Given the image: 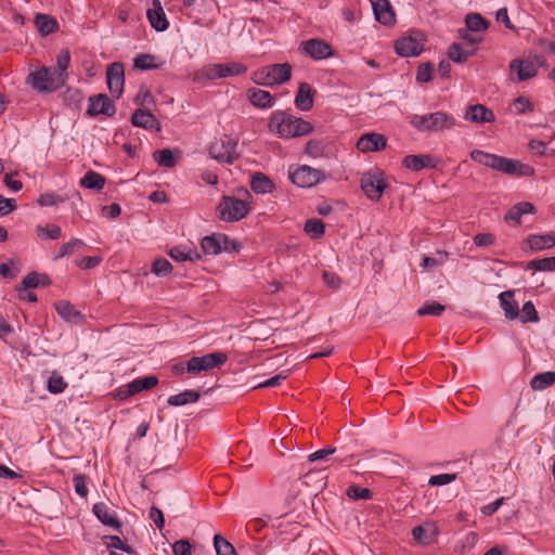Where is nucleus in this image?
Listing matches in <instances>:
<instances>
[{
	"label": "nucleus",
	"instance_id": "f257e3e1",
	"mask_svg": "<svg viewBox=\"0 0 555 555\" xmlns=\"http://www.w3.org/2000/svg\"><path fill=\"white\" fill-rule=\"evenodd\" d=\"M469 156L474 162L508 176L531 177L534 175L532 166L517 159L507 158L477 149L473 150Z\"/></svg>",
	"mask_w": 555,
	"mask_h": 555
},
{
	"label": "nucleus",
	"instance_id": "f03ea898",
	"mask_svg": "<svg viewBox=\"0 0 555 555\" xmlns=\"http://www.w3.org/2000/svg\"><path fill=\"white\" fill-rule=\"evenodd\" d=\"M268 128L270 132L283 139L302 137L313 130L309 121L284 111H275L271 114Z\"/></svg>",
	"mask_w": 555,
	"mask_h": 555
},
{
	"label": "nucleus",
	"instance_id": "7ed1b4c3",
	"mask_svg": "<svg viewBox=\"0 0 555 555\" xmlns=\"http://www.w3.org/2000/svg\"><path fill=\"white\" fill-rule=\"evenodd\" d=\"M242 197L223 195L217 206V214L224 222H236L244 219L250 212L251 195L247 190H242Z\"/></svg>",
	"mask_w": 555,
	"mask_h": 555
},
{
	"label": "nucleus",
	"instance_id": "20e7f679",
	"mask_svg": "<svg viewBox=\"0 0 555 555\" xmlns=\"http://www.w3.org/2000/svg\"><path fill=\"white\" fill-rule=\"evenodd\" d=\"M409 122L420 132H440L454 128L456 119L446 112L438 111L423 115H411Z\"/></svg>",
	"mask_w": 555,
	"mask_h": 555
},
{
	"label": "nucleus",
	"instance_id": "39448f33",
	"mask_svg": "<svg viewBox=\"0 0 555 555\" xmlns=\"http://www.w3.org/2000/svg\"><path fill=\"white\" fill-rule=\"evenodd\" d=\"M292 66L288 63L263 66L253 73V81L260 86L281 85L291 79Z\"/></svg>",
	"mask_w": 555,
	"mask_h": 555
},
{
	"label": "nucleus",
	"instance_id": "423d86ee",
	"mask_svg": "<svg viewBox=\"0 0 555 555\" xmlns=\"http://www.w3.org/2000/svg\"><path fill=\"white\" fill-rule=\"evenodd\" d=\"M27 83L39 92H52L62 88L63 75L52 67H42L27 77Z\"/></svg>",
	"mask_w": 555,
	"mask_h": 555
},
{
	"label": "nucleus",
	"instance_id": "0eeeda50",
	"mask_svg": "<svg viewBox=\"0 0 555 555\" xmlns=\"http://www.w3.org/2000/svg\"><path fill=\"white\" fill-rule=\"evenodd\" d=\"M288 177L291 181L299 188H312L326 179V175L323 170L308 165H301L295 169L291 167Z\"/></svg>",
	"mask_w": 555,
	"mask_h": 555
},
{
	"label": "nucleus",
	"instance_id": "6e6552de",
	"mask_svg": "<svg viewBox=\"0 0 555 555\" xmlns=\"http://www.w3.org/2000/svg\"><path fill=\"white\" fill-rule=\"evenodd\" d=\"M237 141L231 137L224 135L220 140L212 142L209 146V155L218 163L233 164L238 158Z\"/></svg>",
	"mask_w": 555,
	"mask_h": 555
},
{
	"label": "nucleus",
	"instance_id": "1a4fd4ad",
	"mask_svg": "<svg viewBox=\"0 0 555 555\" xmlns=\"http://www.w3.org/2000/svg\"><path fill=\"white\" fill-rule=\"evenodd\" d=\"M424 42V35L421 31L415 30L396 40L393 47L398 55L410 57L417 56L423 52Z\"/></svg>",
	"mask_w": 555,
	"mask_h": 555
},
{
	"label": "nucleus",
	"instance_id": "9d476101",
	"mask_svg": "<svg viewBox=\"0 0 555 555\" xmlns=\"http://www.w3.org/2000/svg\"><path fill=\"white\" fill-rule=\"evenodd\" d=\"M360 185L361 190L371 201L378 202L385 189L388 186V183L386 182L383 172L367 171L362 175Z\"/></svg>",
	"mask_w": 555,
	"mask_h": 555
},
{
	"label": "nucleus",
	"instance_id": "9b49d317",
	"mask_svg": "<svg viewBox=\"0 0 555 555\" xmlns=\"http://www.w3.org/2000/svg\"><path fill=\"white\" fill-rule=\"evenodd\" d=\"M228 360L224 352H212L202 357H192L186 362V371L192 374H199L203 371H209L220 367Z\"/></svg>",
	"mask_w": 555,
	"mask_h": 555
},
{
	"label": "nucleus",
	"instance_id": "f8f14e48",
	"mask_svg": "<svg viewBox=\"0 0 555 555\" xmlns=\"http://www.w3.org/2000/svg\"><path fill=\"white\" fill-rule=\"evenodd\" d=\"M247 67L237 62L232 63H219V64H210L204 67L201 72V75L206 79L212 80L218 78H225L230 76H240L246 73Z\"/></svg>",
	"mask_w": 555,
	"mask_h": 555
},
{
	"label": "nucleus",
	"instance_id": "ddd939ff",
	"mask_svg": "<svg viewBox=\"0 0 555 555\" xmlns=\"http://www.w3.org/2000/svg\"><path fill=\"white\" fill-rule=\"evenodd\" d=\"M539 65H543V59L541 56H535V62L515 59L509 63V70L512 75H516L515 79L517 81H525L537 76Z\"/></svg>",
	"mask_w": 555,
	"mask_h": 555
},
{
	"label": "nucleus",
	"instance_id": "4468645a",
	"mask_svg": "<svg viewBox=\"0 0 555 555\" xmlns=\"http://www.w3.org/2000/svg\"><path fill=\"white\" fill-rule=\"evenodd\" d=\"M106 82L113 96L119 98L122 94L125 73L121 63L115 62L107 67Z\"/></svg>",
	"mask_w": 555,
	"mask_h": 555
},
{
	"label": "nucleus",
	"instance_id": "2eb2a0df",
	"mask_svg": "<svg viewBox=\"0 0 555 555\" xmlns=\"http://www.w3.org/2000/svg\"><path fill=\"white\" fill-rule=\"evenodd\" d=\"M304 52L313 60H324L333 55L332 47L321 39H309L301 43Z\"/></svg>",
	"mask_w": 555,
	"mask_h": 555
},
{
	"label": "nucleus",
	"instance_id": "dca6fc26",
	"mask_svg": "<svg viewBox=\"0 0 555 555\" xmlns=\"http://www.w3.org/2000/svg\"><path fill=\"white\" fill-rule=\"evenodd\" d=\"M146 17L151 27L156 31H165L169 27V21L160 0H152V4L146 11Z\"/></svg>",
	"mask_w": 555,
	"mask_h": 555
},
{
	"label": "nucleus",
	"instance_id": "f3484780",
	"mask_svg": "<svg viewBox=\"0 0 555 555\" xmlns=\"http://www.w3.org/2000/svg\"><path fill=\"white\" fill-rule=\"evenodd\" d=\"M370 2L377 22L385 26L396 24V13L389 0H370Z\"/></svg>",
	"mask_w": 555,
	"mask_h": 555
},
{
	"label": "nucleus",
	"instance_id": "a211bd4d",
	"mask_svg": "<svg viewBox=\"0 0 555 555\" xmlns=\"http://www.w3.org/2000/svg\"><path fill=\"white\" fill-rule=\"evenodd\" d=\"M386 145V137L376 132L365 133L357 142V149L362 153L378 152L384 150Z\"/></svg>",
	"mask_w": 555,
	"mask_h": 555
},
{
	"label": "nucleus",
	"instance_id": "6ab92c4d",
	"mask_svg": "<svg viewBox=\"0 0 555 555\" xmlns=\"http://www.w3.org/2000/svg\"><path fill=\"white\" fill-rule=\"evenodd\" d=\"M115 113V105L106 94L90 96L88 107L89 115L96 116L103 114L106 116H113Z\"/></svg>",
	"mask_w": 555,
	"mask_h": 555
},
{
	"label": "nucleus",
	"instance_id": "aec40b11",
	"mask_svg": "<svg viewBox=\"0 0 555 555\" xmlns=\"http://www.w3.org/2000/svg\"><path fill=\"white\" fill-rule=\"evenodd\" d=\"M464 118L473 124H487L495 120L494 113L482 104L467 106Z\"/></svg>",
	"mask_w": 555,
	"mask_h": 555
},
{
	"label": "nucleus",
	"instance_id": "412c9836",
	"mask_svg": "<svg viewBox=\"0 0 555 555\" xmlns=\"http://www.w3.org/2000/svg\"><path fill=\"white\" fill-rule=\"evenodd\" d=\"M131 122L133 126L139 128L160 131L159 121L150 111L142 108L135 109L132 114Z\"/></svg>",
	"mask_w": 555,
	"mask_h": 555
},
{
	"label": "nucleus",
	"instance_id": "4be33fe9",
	"mask_svg": "<svg viewBox=\"0 0 555 555\" xmlns=\"http://www.w3.org/2000/svg\"><path fill=\"white\" fill-rule=\"evenodd\" d=\"M402 164L412 171H421L437 166L436 159L428 154L408 155L403 158Z\"/></svg>",
	"mask_w": 555,
	"mask_h": 555
},
{
	"label": "nucleus",
	"instance_id": "5701e85b",
	"mask_svg": "<svg viewBox=\"0 0 555 555\" xmlns=\"http://www.w3.org/2000/svg\"><path fill=\"white\" fill-rule=\"evenodd\" d=\"M314 90L308 82H301L295 96V105L300 111L307 112L313 106Z\"/></svg>",
	"mask_w": 555,
	"mask_h": 555
},
{
	"label": "nucleus",
	"instance_id": "b1692460",
	"mask_svg": "<svg viewBox=\"0 0 555 555\" xmlns=\"http://www.w3.org/2000/svg\"><path fill=\"white\" fill-rule=\"evenodd\" d=\"M500 306L504 311V315L508 320H515L519 315V307L514 299L513 291H505L499 295Z\"/></svg>",
	"mask_w": 555,
	"mask_h": 555
},
{
	"label": "nucleus",
	"instance_id": "393cba45",
	"mask_svg": "<svg viewBox=\"0 0 555 555\" xmlns=\"http://www.w3.org/2000/svg\"><path fill=\"white\" fill-rule=\"evenodd\" d=\"M535 208L529 202H520L514 205L505 215L504 219L506 222H512L514 225L521 223V217L527 214H534Z\"/></svg>",
	"mask_w": 555,
	"mask_h": 555
},
{
	"label": "nucleus",
	"instance_id": "a878e982",
	"mask_svg": "<svg viewBox=\"0 0 555 555\" xmlns=\"http://www.w3.org/2000/svg\"><path fill=\"white\" fill-rule=\"evenodd\" d=\"M169 256L175 261H197L201 259V254L195 247L190 245H179L170 249Z\"/></svg>",
	"mask_w": 555,
	"mask_h": 555
},
{
	"label": "nucleus",
	"instance_id": "bb28decb",
	"mask_svg": "<svg viewBox=\"0 0 555 555\" xmlns=\"http://www.w3.org/2000/svg\"><path fill=\"white\" fill-rule=\"evenodd\" d=\"M93 513L98 519L105 526H109L118 529L120 524L116 517V514L104 503H98L93 505Z\"/></svg>",
	"mask_w": 555,
	"mask_h": 555
},
{
	"label": "nucleus",
	"instance_id": "cd10ccee",
	"mask_svg": "<svg viewBox=\"0 0 555 555\" xmlns=\"http://www.w3.org/2000/svg\"><path fill=\"white\" fill-rule=\"evenodd\" d=\"M250 103L259 108H270L274 104V99L269 91L251 88L247 92Z\"/></svg>",
	"mask_w": 555,
	"mask_h": 555
},
{
	"label": "nucleus",
	"instance_id": "c85d7f7f",
	"mask_svg": "<svg viewBox=\"0 0 555 555\" xmlns=\"http://www.w3.org/2000/svg\"><path fill=\"white\" fill-rule=\"evenodd\" d=\"M180 156V151H172L169 149L157 150L153 153L154 160L158 164V166L164 168L175 167Z\"/></svg>",
	"mask_w": 555,
	"mask_h": 555
},
{
	"label": "nucleus",
	"instance_id": "c756f323",
	"mask_svg": "<svg viewBox=\"0 0 555 555\" xmlns=\"http://www.w3.org/2000/svg\"><path fill=\"white\" fill-rule=\"evenodd\" d=\"M531 250L539 251L555 246V234H531L527 238Z\"/></svg>",
	"mask_w": 555,
	"mask_h": 555
},
{
	"label": "nucleus",
	"instance_id": "7c9ffc66",
	"mask_svg": "<svg viewBox=\"0 0 555 555\" xmlns=\"http://www.w3.org/2000/svg\"><path fill=\"white\" fill-rule=\"evenodd\" d=\"M35 25L42 37L49 36L59 29L57 21L48 15L38 13L35 16Z\"/></svg>",
	"mask_w": 555,
	"mask_h": 555
},
{
	"label": "nucleus",
	"instance_id": "2f4dec72",
	"mask_svg": "<svg viewBox=\"0 0 555 555\" xmlns=\"http://www.w3.org/2000/svg\"><path fill=\"white\" fill-rule=\"evenodd\" d=\"M105 182L106 179L101 173L89 170L80 179L79 184L88 190L101 191L104 188Z\"/></svg>",
	"mask_w": 555,
	"mask_h": 555
},
{
	"label": "nucleus",
	"instance_id": "473e14b6",
	"mask_svg": "<svg viewBox=\"0 0 555 555\" xmlns=\"http://www.w3.org/2000/svg\"><path fill=\"white\" fill-rule=\"evenodd\" d=\"M250 188L257 194H267L274 190V184L266 175L257 172L251 177Z\"/></svg>",
	"mask_w": 555,
	"mask_h": 555
},
{
	"label": "nucleus",
	"instance_id": "72a5a7b5",
	"mask_svg": "<svg viewBox=\"0 0 555 555\" xmlns=\"http://www.w3.org/2000/svg\"><path fill=\"white\" fill-rule=\"evenodd\" d=\"M55 309L60 317L66 322L79 323L80 320L82 319L80 312L77 311L68 301L56 302Z\"/></svg>",
	"mask_w": 555,
	"mask_h": 555
},
{
	"label": "nucleus",
	"instance_id": "f704fd0d",
	"mask_svg": "<svg viewBox=\"0 0 555 555\" xmlns=\"http://www.w3.org/2000/svg\"><path fill=\"white\" fill-rule=\"evenodd\" d=\"M199 392L196 390H184L178 395L170 396L167 403L171 406H181L188 403H195L199 400Z\"/></svg>",
	"mask_w": 555,
	"mask_h": 555
},
{
	"label": "nucleus",
	"instance_id": "c9c22d12",
	"mask_svg": "<svg viewBox=\"0 0 555 555\" xmlns=\"http://www.w3.org/2000/svg\"><path fill=\"white\" fill-rule=\"evenodd\" d=\"M158 383V379L156 376H145L141 378H135L132 382L128 384V392L129 393H138L143 390H149L155 387Z\"/></svg>",
	"mask_w": 555,
	"mask_h": 555
},
{
	"label": "nucleus",
	"instance_id": "e433bc0d",
	"mask_svg": "<svg viewBox=\"0 0 555 555\" xmlns=\"http://www.w3.org/2000/svg\"><path fill=\"white\" fill-rule=\"evenodd\" d=\"M221 234H212L203 237L201 247L206 255H218L221 253Z\"/></svg>",
	"mask_w": 555,
	"mask_h": 555
},
{
	"label": "nucleus",
	"instance_id": "4c0bfd02",
	"mask_svg": "<svg viewBox=\"0 0 555 555\" xmlns=\"http://www.w3.org/2000/svg\"><path fill=\"white\" fill-rule=\"evenodd\" d=\"M50 280L46 274H38L31 272L27 274L23 281L22 286L17 288L18 292H26L28 288L37 287L39 285H49Z\"/></svg>",
	"mask_w": 555,
	"mask_h": 555
},
{
	"label": "nucleus",
	"instance_id": "58836bf2",
	"mask_svg": "<svg viewBox=\"0 0 555 555\" xmlns=\"http://www.w3.org/2000/svg\"><path fill=\"white\" fill-rule=\"evenodd\" d=\"M555 382V372H544L534 375L530 380L533 390H544Z\"/></svg>",
	"mask_w": 555,
	"mask_h": 555
},
{
	"label": "nucleus",
	"instance_id": "ea45409f",
	"mask_svg": "<svg viewBox=\"0 0 555 555\" xmlns=\"http://www.w3.org/2000/svg\"><path fill=\"white\" fill-rule=\"evenodd\" d=\"M67 388V383L57 372H52L47 382V389L50 393H62Z\"/></svg>",
	"mask_w": 555,
	"mask_h": 555
},
{
	"label": "nucleus",
	"instance_id": "a19ab883",
	"mask_svg": "<svg viewBox=\"0 0 555 555\" xmlns=\"http://www.w3.org/2000/svg\"><path fill=\"white\" fill-rule=\"evenodd\" d=\"M306 153L313 158H322L328 155L326 145L321 140H310L306 145Z\"/></svg>",
	"mask_w": 555,
	"mask_h": 555
},
{
	"label": "nucleus",
	"instance_id": "79ce46f5",
	"mask_svg": "<svg viewBox=\"0 0 555 555\" xmlns=\"http://www.w3.org/2000/svg\"><path fill=\"white\" fill-rule=\"evenodd\" d=\"M65 201V196L55 192H48L39 195L37 204L41 207H53L64 203Z\"/></svg>",
	"mask_w": 555,
	"mask_h": 555
},
{
	"label": "nucleus",
	"instance_id": "37998d69",
	"mask_svg": "<svg viewBox=\"0 0 555 555\" xmlns=\"http://www.w3.org/2000/svg\"><path fill=\"white\" fill-rule=\"evenodd\" d=\"M214 547L217 555H236L234 546L221 534H216L214 537Z\"/></svg>",
	"mask_w": 555,
	"mask_h": 555
},
{
	"label": "nucleus",
	"instance_id": "c03bdc74",
	"mask_svg": "<svg viewBox=\"0 0 555 555\" xmlns=\"http://www.w3.org/2000/svg\"><path fill=\"white\" fill-rule=\"evenodd\" d=\"M527 269L535 271H555V257L531 260L528 262Z\"/></svg>",
	"mask_w": 555,
	"mask_h": 555
},
{
	"label": "nucleus",
	"instance_id": "a18cd8bd",
	"mask_svg": "<svg viewBox=\"0 0 555 555\" xmlns=\"http://www.w3.org/2000/svg\"><path fill=\"white\" fill-rule=\"evenodd\" d=\"M36 233L40 238L57 240L62 236V230L56 224L37 225Z\"/></svg>",
	"mask_w": 555,
	"mask_h": 555
},
{
	"label": "nucleus",
	"instance_id": "49530a36",
	"mask_svg": "<svg viewBox=\"0 0 555 555\" xmlns=\"http://www.w3.org/2000/svg\"><path fill=\"white\" fill-rule=\"evenodd\" d=\"M85 245L83 241L80 238H72L69 242L62 245L59 253L53 257V260H59L65 256L73 254L75 250L81 248Z\"/></svg>",
	"mask_w": 555,
	"mask_h": 555
},
{
	"label": "nucleus",
	"instance_id": "de8ad7c7",
	"mask_svg": "<svg viewBox=\"0 0 555 555\" xmlns=\"http://www.w3.org/2000/svg\"><path fill=\"white\" fill-rule=\"evenodd\" d=\"M466 26L472 31L485 30L488 27L487 21L477 13H470L465 18Z\"/></svg>",
	"mask_w": 555,
	"mask_h": 555
},
{
	"label": "nucleus",
	"instance_id": "09e8293b",
	"mask_svg": "<svg viewBox=\"0 0 555 555\" xmlns=\"http://www.w3.org/2000/svg\"><path fill=\"white\" fill-rule=\"evenodd\" d=\"M305 231L312 238H319V237L323 236L325 227L321 220L309 219L305 223Z\"/></svg>",
	"mask_w": 555,
	"mask_h": 555
},
{
	"label": "nucleus",
	"instance_id": "8fccbe9b",
	"mask_svg": "<svg viewBox=\"0 0 555 555\" xmlns=\"http://www.w3.org/2000/svg\"><path fill=\"white\" fill-rule=\"evenodd\" d=\"M518 318L522 323H535L539 321V315L532 301H527L524 304L521 312H519Z\"/></svg>",
	"mask_w": 555,
	"mask_h": 555
},
{
	"label": "nucleus",
	"instance_id": "3c124183",
	"mask_svg": "<svg viewBox=\"0 0 555 555\" xmlns=\"http://www.w3.org/2000/svg\"><path fill=\"white\" fill-rule=\"evenodd\" d=\"M133 66L142 70L155 69L159 65L155 63V56L151 54H140L133 61Z\"/></svg>",
	"mask_w": 555,
	"mask_h": 555
},
{
	"label": "nucleus",
	"instance_id": "603ef678",
	"mask_svg": "<svg viewBox=\"0 0 555 555\" xmlns=\"http://www.w3.org/2000/svg\"><path fill=\"white\" fill-rule=\"evenodd\" d=\"M446 307L437 301H428L417 310L418 315H434L439 317L443 313Z\"/></svg>",
	"mask_w": 555,
	"mask_h": 555
},
{
	"label": "nucleus",
	"instance_id": "864d4df0",
	"mask_svg": "<svg viewBox=\"0 0 555 555\" xmlns=\"http://www.w3.org/2000/svg\"><path fill=\"white\" fill-rule=\"evenodd\" d=\"M70 63V53L68 50H62L56 59V65L57 67L56 73L63 75V82H66L67 79V68Z\"/></svg>",
	"mask_w": 555,
	"mask_h": 555
},
{
	"label": "nucleus",
	"instance_id": "5fc2aeb1",
	"mask_svg": "<svg viewBox=\"0 0 555 555\" xmlns=\"http://www.w3.org/2000/svg\"><path fill=\"white\" fill-rule=\"evenodd\" d=\"M472 53L464 51L459 43L451 44L448 51L449 57L455 63L465 62Z\"/></svg>",
	"mask_w": 555,
	"mask_h": 555
},
{
	"label": "nucleus",
	"instance_id": "6e6d98bb",
	"mask_svg": "<svg viewBox=\"0 0 555 555\" xmlns=\"http://www.w3.org/2000/svg\"><path fill=\"white\" fill-rule=\"evenodd\" d=\"M172 271L171 263L165 259L159 258L153 262L152 272L157 276H166Z\"/></svg>",
	"mask_w": 555,
	"mask_h": 555
},
{
	"label": "nucleus",
	"instance_id": "4d7b16f0",
	"mask_svg": "<svg viewBox=\"0 0 555 555\" xmlns=\"http://www.w3.org/2000/svg\"><path fill=\"white\" fill-rule=\"evenodd\" d=\"M347 495L353 500H370L372 498V492L367 488H361L352 485L347 489Z\"/></svg>",
	"mask_w": 555,
	"mask_h": 555
},
{
	"label": "nucleus",
	"instance_id": "13d9d810",
	"mask_svg": "<svg viewBox=\"0 0 555 555\" xmlns=\"http://www.w3.org/2000/svg\"><path fill=\"white\" fill-rule=\"evenodd\" d=\"M428 529H431V533H434V526L430 524H426L425 526L414 527L412 530V535L415 541L420 543L427 544L430 542V539L426 535Z\"/></svg>",
	"mask_w": 555,
	"mask_h": 555
},
{
	"label": "nucleus",
	"instance_id": "bf43d9fd",
	"mask_svg": "<svg viewBox=\"0 0 555 555\" xmlns=\"http://www.w3.org/2000/svg\"><path fill=\"white\" fill-rule=\"evenodd\" d=\"M433 65L430 63H424L418 66L416 72V81L428 82L433 78Z\"/></svg>",
	"mask_w": 555,
	"mask_h": 555
},
{
	"label": "nucleus",
	"instance_id": "052dcab7",
	"mask_svg": "<svg viewBox=\"0 0 555 555\" xmlns=\"http://www.w3.org/2000/svg\"><path fill=\"white\" fill-rule=\"evenodd\" d=\"M456 479L455 474H439L429 478L428 485L430 486H444L449 485Z\"/></svg>",
	"mask_w": 555,
	"mask_h": 555
},
{
	"label": "nucleus",
	"instance_id": "680f3d73",
	"mask_svg": "<svg viewBox=\"0 0 555 555\" xmlns=\"http://www.w3.org/2000/svg\"><path fill=\"white\" fill-rule=\"evenodd\" d=\"M221 251H229V253H233V251H240L241 248H242V244L238 243L237 241L235 240H232L230 238L228 235L225 234H221Z\"/></svg>",
	"mask_w": 555,
	"mask_h": 555
},
{
	"label": "nucleus",
	"instance_id": "e2e57ef3",
	"mask_svg": "<svg viewBox=\"0 0 555 555\" xmlns=\"http://www.w3.org/2000/svg\"><path fill=\"white\" fill-rule=\"evenodd\" d=\"M514 106L520 114L533 111V104L531 103L530 99L525 95H520L515 99Z\"/></svg>",
	"mask_w": 555,
	"mask_h": 555
},
{
	"label": "nucleus",
	"instance_id": "0e129e2a",
	"mask_svg": "<svg viewBox=\"0 0 555 555\" xmlns=\"http://www.w3.org/2000/svg\"><path fill=\"white\" fill-rule=\"evenodd\" d=\"M134 102L141 106H149L154 103V99L151 92L146 88L142 87L138 91Z\"/></svg>",
	"mask_w": 555,
	"mask_h": 555
},
{
	"label": "nucleus",
	"instance_id": "69168bd1",
	"mask_svg": "<svg viewBox=\"0 0 555 555\" xmlns=\"http://www.w3.org/2000/svg\"><path fill=\"white\" fill-rule=\"evenodd\" d=\"M335 448H325L318 450L311 454L308 455V462L314 463L317 461H326L330 455L335 453Z\"/></svg>",
	"mask_w": 555,
	"mask_h": 555
},
{
	"label": "nucleus",
	"instance_id": "338daca9",
	"mask_svg": "<svg viewBox=\"0 0 555 555\" xmlns=\"http://www.w3.org/2000/svg\"><path fill=\"white\" fill-rule=\"evenodd\" d=\"M322 279L327 287L332 289L339 288L341 284V280L335 272L324 271L322 274Z\"/></svg>",
	"mask_w": 555,
	"mask_h": 555
},
{
	"label": "nucleus",
	"instance_id": "774afa93",
	"mask_svg": "<svg viewBox=\"0 0 555 555\" xmlns=\"http://www.w3.org/2000/svg\"><path fill=\"white\" fill-rule=\"evenodd\" d=\"M175 555H192L191 544L188 540H179L172 545Z\"/></svg>",
	"mask_w": 555,
	"mask_h": 555
}]
</instances>
